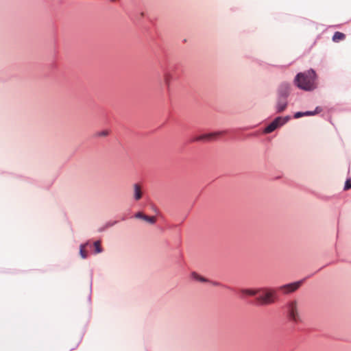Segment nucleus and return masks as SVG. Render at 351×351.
<instances>
[{
  "mask_svg": "<svg viewBox=\"0 0 351 351\" xmlns=\"http://www.w3.org/2000/svg\"><path fill=\"white\" fill-rule=\"evenodd\" d=\"M191 276L193 279L199 281V282H206L208 281L206 278L201 276L200 275H199L197 273H196L195 271L192 272Z\"/></svg>",
  "mask_w": 351,
  "mask_h": 351,
  "instance_id": "obj_15",
  "label": "nucleus"
},
{
  "mask_svg": "<svg viewBox=\"0 0 351 351\" xmlns=\"http://www.w3.org/2000/svg\"><path fill=\"white\" fill-rule=\"evenodd\" d=\"M301 285V281H298L289 284H287L285 285H282L279 287V289L282 291L284 293L287 294L292 293L297 290Z\"/></svg>",
  "mask_w": 351,
  "mask_h": 351,
  "instance_id": "obj_7",
  "label": "nucleus"
},
{
  "mask_svg": "<svg viewBox=\"0 0 351 351\" xmlns=\"http://www.w3.org/2000/svg\"><path fill=\"white\" fill-rule=\"evenodd\" d=\"M144 220L147 221L148 223H149L151 224H154V223H156V218H155V217H149L147 215H145Z\"/></svg>",
  "mask_w": 351,
  "mask_h": 351,
  "instance_id": "obj_17",
  "label": "nucleus"
},
{
  "mask_svg": "<svg viewBox=\"0 0 351 351\" xmlns=\"http://www.w3.org/2000/svg\"><path fill=\"white\" fill-rule=\"evenodd\" d=\"M278 96L288 97L290 93V85L287 82L282 83L278 88Z\"/></svg>",
  "mask_w": 351,
  "mask_h": 351,
  "instance_id": "obj_8",
  "label": "nucleus"
},
{
  "mask_svg": "<svg viewBox=\"0 0 351 351\" xmlns=\"http://www.w3.org/2000/svg\"><path fill=\"white\" fill-rule=\"evenodd\" d=\"M285 313L289 320L293 324L302 322V318L298 310V303L295 300L287 302L284 307Z\"/></svg>",
  "mask_w": 351,
  "mask_h": 351,
  "instance_id": "obj_2",
  "label": "nucleus"
},
{
  "mask_svg": "<svg viewBox=\"0 0 351 351\" xmlns=\"http://www.w3.org/2000/svg\"><path fill=\"white\" fill-rule=\"evenodd\" d=\"M320 112H322V108L317 106L315 108V110L313 111L297 112L294 114L293 117L295 119H299L304 116H314Z\"/></svg>",
  "mask_w": 351,
  "mask_h": 351,
  "instance_id": "obj_9",
  "label": "nucleus"
},
{
  "mask_svg": "<svg viewBox=\"0 0 351 351\" xmlns=\"http://www.w3.org/2000/svg\"><path fill=\"white\" fill-rule=\"evenodd\" d=\"M241 294V297L247 296H254L258 294V289H242L239 291Z\"/></svg>",
  "mask_w": 351,
  "mask_h": 351,
  "instance_id": "obj_11",
  "label": "nucleus"
},
{
  "mask_svg": "<svg viewBox=\"0 0 351 351\" xmlns=\"http://www.w3.org/2000/svg\"><path fill=\"white\" fill-rule=\"evenodd\" d=\"M257 300L261 304H269L275 301V291L269 289H258Z\"/></svg>",
  "mask_w": 351,
  "mask_h": 351,
  "instance_id": "obj_3",
  "label": "nucleus"
},
{
  "mask_svg": "<svg viewBox=\"0 0 351 351\" xmlns=\"http://www.w3.org/2000/svg\"><path fill=\"white\" fill-rule=\"evenodd\" d=\"M223 131L213 132L207 134H204L197 136L192 139V141H210L217 139L219 136L222 135Z\"/></svg>",
  "mask_w": 351,
  "mask_h": 351,
  "instance_id": "obj_5",
  "label": "nucleus"
},
{
  "mask_svg": "<svg viewBox=\"0 0 351 351\" xmlns=\"http://www.w3.org/2000/svg\"><path fill=\"white\" fill-rule=\"evenodd\" d=\"M89 245V242H86L80 245V255L83 259L88 258V252L85 250L86 247Z\"/></svg>",
  "mask_w": 351,
  "mask_h": 351,
  "instance_id": "obj_12",
  "label": "nucleus"
},
{
  "mask_svg": "<svg viewBox=\"0 0 351 351\" xmlns=\"http://www.w3.org/2000/svg\"><path fill=\"white\" fill-rule=\"evenodd\" d=\"M145 215H144L143 213H142L141 212H138L137 213L135 214V217L136 218H139V219H142L144 220L145 219Z\"/></svg>",
  "mask_w": 351,
  "mask_h": 351,
  "instance_id": "obj_18",
  "label": "nucleus"
},
{
  "mask_svg": "<svg viewBox=\"0 0 351 351\" xmlns=\"http://www.w3.org/2000/svg\"><path fill=\"white\" fill-rule=\"evenodd\" d=\"M165 81L167 85L169 84V74L165 75Z\"/></svg>",
  "mask_w": 351,
  "mask_h": 351,
  "instance_id": "obj_20",
  "label": "nucleus"
},
{
  "mask_svg": "<svg viewBox=\"0 0 351 351\" xmlns=\"http://www.w3.org/2000/svg\"><path fill=\"white\" fill-rule=\"evenodd\" d=\"M109 134V131L108 130H104L102 131L97 132L96 133V136L98 137L106 136Z\"/></svg>",
  "mask_w": 351,
  "mask_h": 351,
  "instance_id": "obj_16",
  "label": "nucleus"
},
{
  "mask_svg": "<svg viewBox=\"0 0 351 351\" xmlns=\"http://www.w3.org/2000/svg\"><path fill=\"white\" fill-rule=\"evenodd\" d=\"M94 247V254H100L103 252V249L101 247V243L99 241H96L93 243Z\"/></svg>",
  "mask_w": 351,
  "mask_h": 351,
  "instance_id": "obj_14",
  "label": "nucleus"
},
{
  "mask_svg": "<svg viewBox=\"0 0 351 351\" xmlns=\"http://www.w3.org/2000/svg\"><path fill=\"white\" fill-rule=\"evenodd\" d=\"M351 188V183L349 180H346L344 186V190H348Z\"/></svg>",
  "mask_w": 351,
  "mask_h": 351,
  "instance_id": "obj_19",
  "label": "nucleus"
},
{
  "mask_svg": "<svg viewBox=\"0 0 351 351\" xmlns=\"http://www.w3.org/2000/svg\"><path fill=\"white\" fill-rule=\"evenodd\" d=\"M134 189V199L136 201L139 200L143 196V192L141 191V186L138 184H134L133 186Z\"/></svg>",
  "mask_w": 351,
  "mask_h": 351,
  "instance_id": "obj_10",
  "label": "nucleus"
},
{
  "mask_svg": "<svg viewBox=\"0 0 351 351\" xmlns=\"http://www.w3.org/2000/svg\"><path fill=\"white\" fill-rule=\"evenodd\" d=\"M212 284L215 286H221V284L218 282H213Z\"/></svg>",
  "mask_w": 351,
  "mask_h": 351,
  "instance_id": "obj_21",
  "label": "nucleus"
},
{
  "mask_svg": "<svg viewBox=\"0 0 351 351\" xmlns=\"http://www.w3.org/2000/svg\"><path fill=\"white\" fill-rule=\"evenodd\" d=\"M288 106V99L284 97H277L275 104V110L276 113H280L285 111Z\"/></svg>",
  "mask_w": 351,
  "mask_h": 351,
  "instance_id": "obj_6",
  "label": "nucleus"
},
{
  "mask_svg": "<svg viewBox=\"0 0 351 351\" xmlns=\"http://www.w3.org/2000/svg\"><path fill=\"white\" fill-rule=\"evenodd\" d=\"M296 86L305 91H312L317 86V74L313 69L298 73L295 78Z\"/></svg>",
  "mask_w": 351,
  "mask_h": 351,
  "instance_id": "obj_1",
  "label": "nucleus"
},
{
  "mask_svg": "<svg viewBox=\"0 0 351 351\" xmlns=\"http://www.w3.org/2000/svg\"><path fill=\"white\" fill-rule=\"evenodd\" d=\"M290 116L285 117H278L274 119L272 122H271L263 130L265 134H269L273 132L276 129L283 126L285 123H287L289 119Z\"/></svg>",
  "mask_w": 351,
  "mask_h": 351,
  "instance_id": "obj_4",
  "label": "nucleus"
},
{
  "mask_svg": "<svg viewBox=\"0 0 351 351\" xmlns=\"http://www.w3.org/2000/svg\"><path fill=\"white\" fill-rule=\"evenodd\" d=\"M344 38H345L344 34L339 32H336L332 36V40L335 43H338L341 40H343L344 39Z\"/></svg>",
  "mask_w": 351,
  "mask_h": 351,
  "instance_id": "obj_13",
  "label": "nucleus"
},
{
  "mask_svg": "<svg viewBox=\"0 0 351 351\" xmlns=\"http://www.w3.org/2000/svg\"><path fill=\"white\" fill-rule=\"evenodd\" d=\"M117 223V221H114L113 223H109L108 226H113L114 224H115Z\"/></svg>",
  "mask_w": 351,
  "mask_h": 351,
  "instance_id": "obj_22",
  "label": "nucleus"
}]
</instances>
